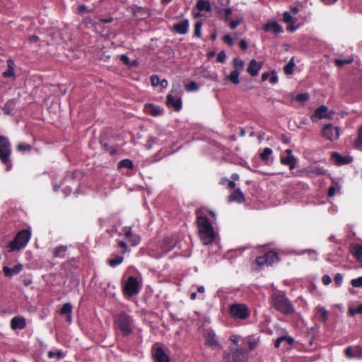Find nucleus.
<instances>
[{"label":"nucleus","mask_w":362,"mask_h":362,"mask_svg":"<svg viewBox=\"0 0 362 362\" xmlns=\"http://www.w3.org/2000/svg\"><path fill=\"white\" fill-rule=\"evenodd\" d=\"M170 30L178 34L184 35L188 31V24H174Z\"/></svg>","instance_id":"nucleus-24"},{"label":"nucleus","mask_w":362,"mask_h":362,"mask_svg":"<svg viewBox=\"0 0 362 362\" xmlns=\"http://www.w3.org/2000/svg\"><path fill=\"white\" fill-rule=\"evenodd\" d=\"M211 6L208 0H199L196 4V10L197 11L194 12L195 18L202 16L206 12L211 11Z\"/></svg>","instance_id":"nucleus-10"},{"label":"nucleus","mask_w":362,"mask_h":362,"mask_svg":"<svg viewBox=\"0 0 362 362\" xmlns=\"http://www.w3.org/2000/svg\"><path fill=\"white\" fill-rule=\"evenodd\" d=\"M118 168H127L128 169H132L134 168V164L131 160L124 159L119 161V163H118Z\"/></svg>","instance_id":"nucleus-41"},{"label":"nucleus","mask_w":362,"mask_h":362,"mask_svg":"<svg viewBox=\"0 0 362 362\" xmlns=\"http://www.w3.org/2000/svg\"><path fill=\"white\" fill-rule=\"evenodd\" d=\"M229 200L238 203L243 202L245 200L244 194L240 189H236L230 194Z\"/></svg>","instance_id":"nucleus-23"},{"label":"nucleus","mask_w":362,"mask_h":362,"mask_svg":"<svg viewBox=\"0 0 362 362\" xmlns=\"http://www.w3.org/2000/svg\"><path fill=\"white\" fill-rule=\"evenodd\" d=\"M8 69L3 73L4 78H9L14 76V62L11 59L7 60Z\"/></svg>","instance_id":"nucleus-25"},{"label":"nucleus","mask_w":362,"mask_h":362,"mask_svg":"<svg viewBox=\"0 0 362 362\" xmlns=\"http://www.w3.org/2000/svg\"><path fill=\"white\" fill-rule=\"evenodd\" d=\"M354 61V59L352 57H349L345 59H336L334 60V63L337 66L341 67L345 64H351Z\"/></svg>","instance_id":"nucleus-37"},{"label":"nucleus","mask_w":362,"mask_h":362,"mask_svg":"<svg viewBox=\"0 0 362 362\" xmlns=\"http://www.w3.org/2000/svg\"><path fill=\"white\" fill-rule=\"evenodd\" d=\"M226 58V53L223 51H221L218 54L216 60L218 62L223 63L225 62Z\"/></svg>","instance_id":"nucleus-53"},{"label":"nucleus","mask_w":362,"mask_h":362,"mask_svg":"<svg viewBox=\"0 0 362 362\" xmlns=\"http://www.w3.org/2000/svg\"><path fill=\"white\" fill-rule=\"evenodd\" d=\"M340 189V185L337 183H334L332 186L329 187L327 194L329 197H333L336 193L339 192Z\"/></svg>","instance_id":"nucleus-39"},{"label":"nucleus","mask_w":362,"mask_h":362,"mask_svg":"<svg viewBox=\"0 0 362 362\" xmlns=\"http://www.w3.org/2000/svg\"><path fill=\"white\" fill-rule=\"evenodd\" d=\"M240 339V337L236 334H233L230 337V340L235 345H238Z\"/></svg>","instance_id":"nucleus-63"},{"label":"nucleus","mask_w":362,"mask_h":362,"mask_svg":"<svg viewBox=\"0 0 362 362\" xmlns=\"http://www.w3.org/2000/svg\"><path fill=\"white\" fill-rule=\"evenodd\" d=\"M230 313L235 318L245 320L250 315V312L247 306L244 304H233L230 307Z\"/></svg>","instance_id":"nucleus-6"},{"label":"nucleus","mask_w":362,"mask_h":362,"mask_svg":"<svg viewBox=\"0 0 362 362\" xmlns=\"http://www.w3.org/2000/svg\"><path fill=\"white\" fill-rule=\"evenodd\" d=\"M233 10L230 8H226L223 10V18L228 23H240V19H231L230 16H232Z\"/></svg>","instance_id":"nucleus-28"},{"label":"nucleus","mask_w":362,"mask_h":362,"mask_svg":"<svg viewBox=\"0 0 362 362\" xmlns=\"http://www.w3.org/2000/svg\"><path fill=\"white\" fill-rule=\"evenodd\" d=\"M31 149V146L25 143L20 144L17 146L18 151H28Z\"/></svg>","instance_id":"nucleus-51"},{"label":"nucleus","mask_w":362,"mask_h":362,"mask_svg":"<svg viewBox=\"0 0 362 362\" xmlns=\"http://www.w3.org/2000/svg\"><path fill=\"white\" fill-rule=\"evenodd\" d=\"M206 343L211 346L213 349H218L220 345L216 339V334L212 330H206L204 334Z\"/></svg>","instance_id":"nucleus-13"},{"label":"nucleus","mask_w":362,"mask_h":362,"mask_svg":"<svg viewBox=\"0 0 362 362\" xmlns=\"http://www.w3.org/2000/svg\"><path fill=\"white\" fill-rule=\"evenodd\" d=\"M124 258L121 256L116 255L113 258H110L107 260V263L110 267H116L120 264L123 262Z\"/></svg>","instance_id":"nucleus-35"},{"label":"nucleus","mask_w":362,"mask_h":362,"mask_svg":"<svg viewBox=\"0 0 362 362\" xmlns=\"http://www.w3.org/2000/svg\"><path fill=\"white\" fill-rule=\"evenodd\" d=\"M308 98H309V95L308 93H300V94H298L293 99L301 103H303L305 101H307L308 100Z\"/></svg>","instance_id":"nucleus-47"},{"label":"nucleus","mask_w":362,"mask_h":362,"mask_svg":"<svg viewBox=\"0 0 362 362\" xmlns=\"http://www.w3.org/2000/svg\"><path fill=\"white\" fill-rule=\"evenodd\" d=\"M233 66L234 68V71H237L240 73L245 66V62L238 58H235L233 60Z\"/></svg>","instance_id":"nucleus-31"},{"label":"nucleus","mask_w":362,"mask_h":362,"mask_svg":"<svg viewBox=\"0 0 362 362\" xmlns=\"http://www.w3.org/2000/svg\"><path fill=\"white\" fill-rule=\"evenodd\" d=\"M351 285L354 287L361 288L362 287V276L351 280Z\"/></svg>","instance_id":"nucleus-52"},{"label":"nucleus","mask_w":362,"mask_h":362,"mask_svg":"<svg viewBox=\"0 0 362 362\" xmlns=\"http://www.w3.org/2000/svg\"><path fill=\"white\" fill-rule=\"evenodd\" d=\"M171 94L175 96L180 97L182 94L181 86L179 83H175L173 85Z\"/></svg>","instance_id":"nucleus-44"},{"label":"nucleus","mask_w":362,"mask_h":362,"mask_svg":"<svg viewBox=\"0 0 362 362\" xmlns=\"http://www.w3.org/2000/svg\"><path fill=\"white\" fill-rule=\"evenodd\" d=\"M26 326L25 319L23 317H14L11 321V327L13 329H22Z\"/></svg>","instance_id":"nucleus-17"},{"label":"nucleus","mask_w":362,"mask_h":362,"mask_svg":"<svg viewBox=\"0 0 362 362\" xmlns=\"http://www.w3.org/2000/svg\"><path fill=\"white\" fill-rule=\"evenodd\" d=\"M47 355H48V357L49 358H52L56 357L58 359H59V358H62L63 357L62 352L59 351H50L48 352Z\"/></svg>","instance_id":"nucleus-50"},{"label":"nucleus","mask_w":362,"mask_h":362,"mask_svg":"<svg viewBox=\"0 0 362 362\" xmlns=\"http://www.w3.org/2000/svg\"><path fill=\"white\" fill-rule=\"evenodd\" d=\"M332 115L329 114L328 108L325 105H321L318 108L315 110L314 114L311 116V119L313 122H315L318 119H322L324 118H332Z\"/></svg>","instance_id":"nucleus-12"},{"label":"nucleus","mask_w":362,"mask_h":362,"mask_svg":"<svg viewBox=\"0 0 362 362\" xmlns=\"http://www.w3.org/2000/svg\"><path fill=\"white\" fill-rule=\"evenodd\" d=\"M267 257V266L279 262L277 254L274 251H269L265 254Z\"/></svg>","instance_id":"nucleus-26"},{"label":"nucleus","mask_w":362,"mask_h":362,"mask_svg":"<svg viewBox=\"0 0 362 362\" xmlns=\"http://www.w3.org/2000/svg\"><path fill=\"white\" fill-rule=\"evenodd\" d=\"M185 87L188 92L197 91L199 88V85L194 81L187 83Z\"/></svg>","instance_id":"nucleus-42"},{"label":"nucleus","mask_w":362,"mask_h":362,"mask_svg":"<svg viewBox=\"0 0 362 362\" xmlns=\"http://www.w3.org/2000/svg\"><path fill=\"white\" fill-rule=\"evenodd\" d=\"M332 158H334L336 162L339 165L347 164L349 163V160L347 158L341 156L337 152L333 153Z\"/></svg>","instance_id":"nucleus-34"},{"label":"nucleus","mask_w":362,"mask_h":362,"mask_svg":"<svg viewBox=\"0 0 362 362\" xmlns=\"http://www.w3.org/2000/svg\"><path fill=\"white\" fill-rule=\"evenodd\" d=\"M322 283L327 286L332 282V278L329 275H324L322 278Z\"/></svg>","instance_id":"nucleus-59"},{"label":"nucleus","mask_w":362,"mask_h":362,"mask_svg":"<svg viewBox=\"0 0 362 362\" xmlns=\"http://www.w3.org/2000/svg\"><path fill=\"white\" fill-rule=\"evenodd\" d=\"M88 11V7L85 4L80 5L77 8V12L79 14H84Z\"/></svg>","instance_id":"nucleus-57"},{"label":"nucleus","mask_w":362,"mask_h":362,"mask_svg":"<svg viewBox=\"0 0 362 362\" xmlns=\"http://www.w3.org/2000/svg\"><path fill=\"white\" fill-rule=\"evenodd\" d=\"M349 314L352 316L356 314H362V304H360L357 308H349Z\"/></svg>","instance_id":"nucleus-46"},{"label":"nucleus","mask_w":362,"mask_h":362,"mask_svg":"<svg viewBox=\"0 0 362 362\" xmlns=\"http://www.w3.org/2000/svg\"><path fill=\"white\" fill-rule=\"evenodd\" d=\"M262 30L267 33H272L275 35L283 32L284 29L280 24H264Z\"/></svg>","instance_id":"nucleus-19"},{"label":"nucleus","mask_w":362,"mask_h":362,"mask_svg":"<svg viewBox=\"0 0 362 362\" xmlns=\"http://www.w3.org/2000/svg\"><path fill=\"white\" fill-rule=\"evenodd\" d=\"M306 173L309 176L326 175L327 172L322 167L312 165L306 168Z\"/></svg>","instance_id":"nucleus-20"},{"label":"nucleus","mask_w":362,"mask_h":362,"mask_svg":"<svg viewBox=\"0 0 362 362\" xmlns=\"http://www.w3.org/2000/svg\"><path fill=\"white\" fill-rule=\"evenodd\" d=\"M120 61L125 65L129 66L130 61L129 59V57L126 54H122L120 56Z\"/></svg>","instance_id":"nucleus-60"},{"label":"nucleus","mask_w":362,"mask_h":362,"mask_svg":"<svg viewBox=\"0 0 362 362\" xmlns=\"http://www.w3.org/2000/svg\"><path fill=\"white\" fill-rule=\"evenodd\" d=\"M343 281V276L341 274L338 273L334 276V282L337 286H340Z\"/></svg>","instance_id":"nucleus-58"},{"label":"nucleus","mask_w":362,"mask_h":362,"mask_svg":"<svg viewBox=\"0 0 362 362\" xmlns=\"http://www.w3.org/2000/svg\"><path fill=\"white\" fill-rule=\"evenodd\" d=\"M145 110L154 117L160 115L163 112V109L160 107L152 104H146Z\"/></svg>","instance_id":"nucleus-22"},{"label":"nucleus","mask_w":362,"mask_h":362,"mask_svg":"<svg viewBox=\"0 0 362 362\" xmlns=\"http://www.w3.org/2000/svg\"><path fill=\"white\" fill-rule=\"evenodd\" d=\"M281 163L283 165H288L293 161H296V158L293 155L281 157L280 159Z\"/></svg>","instance_id":"nucleus-45"},{"label":"nucleus","mask_w":362,"mask_h":362,"mask_svg":"<svg viewBox=\"0 0 362 362\" xmlns=\"http://www.w3.org/2000/svg\"><path fill=\"white\" fill-rule=\"evenodd\" d=\"M115 324L124 336H128L133 331V318L124 312L115 315Z\"/></svg>","instance_id":"nucleus-3"},{"label":"nucleus","mask_w":362,"mask_h":362,"mask_svg":"<svg viewBox=\"0 0 362 362\" xmlns=\"http://www.w3.org/2000/svg\"><path fill=\"white\" fill-rule=\"evenodd\" d=\"M355 146L356 147H360L362 146V125L358 129V138L355 141Z\"/></svg>","instance_id":"nucleus-49"},{"label":"nucleus","mask_w":362,"mask_h":362,"mask_svg":"<svg viewBox=\"0 0 362 362\" xmlns=\"http://www.w3.org/2000/svg\"><path fill=\"white\" fill-rule=\"evenodd\" d=\"M151 82L152 86H157L159 84V78L156 75H153L151 77Z\"/></svg>","instance_id":"nucleus-62"},{"label":"nucleus","mask_w":362,"mask_h":362,"mask_svg":"<svg viewBox=\"0 0 362 362\" xmlns=\"http://www.w3.org/2000/svg\"><path fill=\"white\" fill-rule=\"evenodd\" d=\"M295 66L294 58L292 57L288 63L284 66V71L286 74H291L293 72V68Z\"/></svg>","instance_id":"nucleus-40"},{"label":"nucleus","mask_w":362,"mask_h":362,"mask_svg":"<svg viewBox=\"0 0 362 362\" xmlns=\"http://www.w3.org/2000/svg\"><path fill=\"white\" fill-rule=\"evenodd\" d=\"M272 154V150L270 148H264L263 151L260 153V158L264 163H269V158Z\"/></svg>","instance_id":"nucleus-33"},{"label":"nucleus","mask_w":362,"mask_h":362,"mask_svg":"<svg viewBox=\"0 0 362 362\" xmlns=\"http://www.w3.org/2000/svg\"><path fill=\"white\" fill-rule=\"evenodd\" d=\"M166 104L168 107H173L176 111H179L182 108L181 97L169 94L166 98Z\"/></svg>","instance_id":"nucleus-14"},{"label":"nucleus","mask_w":362,"mask_h":362,"mask_svg":"<svg viewBox=\"0 0 362 362\" xmlns=\"http://www.w3.org/2000/svg\"><path fill=\"white\" fill-rule=\"evenodd\" d=\"M141 289V284L134 276H129L124 286V293L129 296H133L139 293Z\"/></svg>","instance_id":"nucleus-5"},{"label":"nucleus","mask_w":362,"mask_h":362,"mask_svg":"<svg viewBox=\"0 0 362 362\" xmlns=\"http://www.w3.org/2000/svg\"><path fill=\"white\" fill-rule=\"evenodd\" d=\"M322 136L329 141L337 140L339 137V129L329 124L325 125L322 129Z\"/></svg>","instance_id":"nucleus-9"},{"label":"nucleus","mask_w":362,"mask_h":362,"mask_svg":"<svg viewBox=\"0 0 362 362\" xmlns=\"http://www.w3.org/2000/svg\"><path fill=\"white\" fill-rule=\"evenodd\" d=\"M283 341H286L288 344L291 345L293 343L294 340L291 337H287V336L280 337L278 339H276V340L275 341V344H274L275 347L276 348L279 347L280 344Z\"/></svg>","instance_id":"nucleus-30"},{"label":"nucleus","mask_w":362,"mask_h":362,"mask_svg":"<svg viewBox=\"0 0 362 362\" xmlns=\"http://www.w3.org/2000/svg\"><path fill=\"white\" fill-rule=\"evenodd\" d=\"M153 356L156 362H170L168 355L161 347H156L153 350Z\"/></svg>","instance_id":"nucleus-15"},{"label":"nucleus","mask_w":362,"mask_h":362,"mask_svg":"<svg viewBox=\"0 0 362 362\" xmlns=\"http://www.w3.org/2000/svg\"><path fill=\"white\" fill-rule=\"evenodd\" d=\"M128 242L131 243L132 246H136L139 244L140 241V238L137 235H133L132 237H129V238L127 239Z\"/></svg>","instance_id":"nucleus-48"},{"label":"nucleus","mask_w":362,"mask_h":362,"mask_svg":"<svg viewBox=\"0 0 362 362\" xmlns=\"http://www.w3.org/2000/svg\"><path fill=\"white\" fill-rule=\"evenodd\" d=\"M316 312L322 317V322H325L328 318L329 313L325 307L317 306L316 308Z\"/></svg>","instance_id":"nucleus-32"},{"label":"nucleus","mask_w":362,"mask_h":362,"mask_svg":"<svg viewBox=\"0 0 362 362\" xmlns=\"http://www.w3.org/2000/svg\"><path fill=\"white\" fill-rule=\"evenodd\" d=\"M198 232L203 244L209 245L215 240V231L209 219L202 215L200 211H196Z\"/></svg>","instance_id":"nucleus-1"},{"label":"nucleus","mask_w":362,"mask_h":362,"mask_svg":"<svg viewBox=\"0 0 362 362\" xmlns=\"http://www.w3.org/2000/svg\"><path fill=\"white\" fill-rule=\"evenodd\" d=\"M11 153V148L9 141L7 138L0 136V159L3 163H8Z\"/></svg>","instance_id":"nucleus-7"},{"label":"nucleus","mask_w":362,"mask_h":362,"mask_svg":"<svg viewBox=\"0 0 362 362\" xmlns=\"http://www.w3.org/2000/svg\"><path fill=\"white\" fill-rule=\"evenodd\" d=\"M228 360L230 362H246L247 356L242 348H232L228 354Z\"/></svg>","instance_id":"nucleus-8"},{"label":"nucleus","mask_w":362,"mask_h":362,"mask_svg":"<svg viewBox=\"0 0 362 362\" xmlns=\"http://www.w3.org/2000/svg\"><path fill=\"white\" fill-rule=\"evenodd\" d=\"M31 237V232L28 229L20 230L14 239L9 243V252L19 250L26 246Z\"/></svg>","instance_id":"nucleus-4"},{"label":"nucleus","mask_w":362,"mask_h":362,"mask_svg":"<svg viewBox=\"0 0 362 362\" xmlns=\"http://www.w3.org/2000/svg\"><path fill=\"white\" fill-rule=\"evenodd\" d=\"M299 9L297 7H292L288 11H285L283 14L284 23H296L300 20Z\"/></svg>","instance_id":"nucleus-11"},{"label":"nucleus","mask_w":362,"mask_h":362,"mask_svg":"<svg viewBox=\"0 0 362 362\" xmlns=\"http://www.w3.org/2000/svg\"><path fill=\"white\" fill-rule=\"evenodd\" d=\"M15 107V101L11 100L8 101L4 107V111L6 115H11Z\"/></svg>","instance_id":"nucleus-38"},{"label":"nucleus","mask_w":362,"mask_h":362,"mask_svg":"<svg viewBox=\"0 0 362 362\" xmlns=\"http://www.w3.org/2000/svg\"><path fill=\"white\" fill-rule=\"evenodd\" d=\"M272 305L280 313L285 315L293 313L294 308L286 296L279 292L272 293L271 296Z\"/></svg>","instance_id":"nucleus-2"},{"label":"nucleus","mask_w":362,"mask_h":362,"mask_svg":"<svg viewBox=\"0 0 362 362\" xmlns=\"http://www.w3.org/2000/svg\"><path fill=\"white\" fill-rule=\"evenodd\" d=\"M201 25L202 24H195L194 31V36L199 37L202 35L201 32Z\"/></svg>","instance_id":"nucleus-54"},{"label":"nucleus","mask_w":362,"mask_h":362,"mask_svg":"<svg viewBox=\"0 0 362 362\" xmlns=\"http://www.w3.org/2000/svg\"><path fill=\"white\" fill-rule=\"evenodd\" d=\"M118 246H119V247H121L122 249H123V250H122V252L123 254H124V253H125V252H127V244H126V243H125V242H124V241H119V242L118 243Z\"/></svg>","instance_id":"nucleus-64"},{"label":"nucleus","mask_w":362,"mask_h":362,"mask_svg":"<svg viewBox=\"0 0 362 362\" xmlns=\"http://www.w3.org/2000/svg\"><path fill=\"white\" fill-rule=\"evenodd\" d=\"M66 250V246L61 245L57 247L53 250V255L54 257L63 258L65 257Z\"/></svg>","instance_id":"nucleus-27"},{"label":"nucleus","mask_w":362,"mask_h":362,"mask_svg":"<svg viewBox=\"0 0 362 362\" xmlns=\"http://www.w3.org/2000/svg\"><path fill=\"white\" fill-rule=\"evenodd\" d=\"M243 342L247 344L248 350H254L259 343V337L255 336H248L243 339Z\"/></svg>","instance_id":"nucleus-18"},{"label":"nucleus","mask_w":362,"mask_h":362,"mask_svg":"<svg viewBox=\"0 0 362 362\" xmlns=\"http://www.w3.org/2000/svg\"><path fill=\"white\" fill-rule=\"evenodd\" d=\"M122 232L127 239L129 238V237H132L133 235L131 228L124 227L122 229Z\"/></svg>","instance_id":"nucleus-56"},{"label":"nucleus","mask_w":362,"mask_h":362,"mask_svg":"<svg viewBox=\"0 0 362 362\" xmlns=\"http://www.w3.org/2000/svg\"><path fill=\"white\" fill-rule=\"evenodd\" d=\"M23 269V265L21 264H18L13 268H9L8 267H4L3 272L4 275L8 277H11L15 274H18Z\"/></svg>","instance_id":"nucleus-21"},{"label":"nucleus","mask_w":362,"mask_h":362,"mask_svg":"<svg viewBox=\"0 0 362 362\" xmlns=\"http://www.w3.org/2000/svg\"><path fill=\"white\" fill-rule=\"evenodd\" d=\"M223 40L224 42L231 46L233 44V40L232 37L230 35H226L223 37Z\"/></svg>","instance_id":"nucleus-55"},{"label":"nucleus","mask_w":362,"mask_h":362,"mask_svg":"<svg viewBox=\"0 0 362 362\" xmlns=\"http://www.w3.org/2000/svg\"><path fill=\"white\" fill-rule=\"evenodd\" d=\"M240 74V72L233 70V71H231V73L229 75L226 76V79L229 80L233 84H238L240 82V81H239Z\"/></svg>","instance_id":"nucleus-29"},{"label":"nucleus","mask_w":362,"mask_h":362,"mask_svg":"<svg viewBox=\"0 0 362 362\" xmlns=\"http://www.w3.org/2000/svg\"><path fill=\"white\" fill-rule=\"evenodd\" d=\"M345 354L348 358H353L355 356L354 349L351 347L346 348L345 350Z\"/></svg>","instance_id":"nucleus-61"},{"label":"nucleus","mask_w":362,"mask_h":362,"mask_svg":"<svg viewBox=\"0 0 362 362\" xmlns=\"http://www.w3.org/2000/svg\"><path fill=\"white\" fill-rule=\"evenodd\" d=\"M72 308H73L72 305L69 303H66L64 304V305L61 308L60 313L62 315L71 314Z\"/></svg>","instance_id":"nucleus-43"},{"label":"nucleus","mask_w":362,"mask_h":362,"mask_svg":"<svg viewBox=\"0 0 362 362\" xmlns=\"http://www.w3.org/2000/svg\"><path fill=\"white\" fill-rule=\"evenodd\" d=\"M262 66V63H258L255 59H252L249 63L247 71L250 75L255 76L259 74Z\"/></svg>","instance_id":"nucleus-16"},{"label":"nucleus","mask_w":362,"mask_h":362,"mask_svg":"<svg viewBox=\"0 0 362 362\" xmlns=\"http://www.w3.org/2000/svg\"><path fill=\"white\" fill-rule=\"evenodd\" d=\"M255 264L257 266V267L255 268V269H259L263 266L267 265V257L265 255L263 256L257 257L255 259Z\"/></svg>","instance_id":"nucleus-36"}]
</instances>
